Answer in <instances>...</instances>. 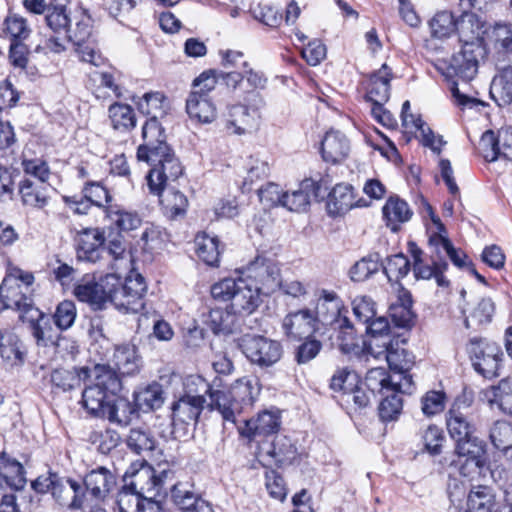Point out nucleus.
Segmentation results:
<instances>
[{
	"label": "nucleus",
	"instance_id": "obj_59",
	"mask_svg": "<svg viewBox=\"0 0 512 512\" xmlns=\"http://www.w3.org/2000/svg\"><path fill=\"white\" fill-rule=\"evenodd\" d=\"M360 382L358 374L348 368L338 369L331 378L330 387L334 391H342L346 395Z\"/></svg>",
	"mask_w": 512,
	"mask_h": 512
},
{
	"label": "nucleus",
	"instance_id": "obj_42",
	"mask_svg": "<svg viewBox=\"0 0 512 512\" xmlns=\"http://www.w3.org/2000/svg\"><path fill=\"white\" fill-rule=\"evenodd\" d=\"M383 215L392 231H397L399 224L410 220L412 211L408 204L398 197H390L383 207Z\"/></svg>",
	"mask_w": 512,
	"mask_h": 512
},
{
	"label": "nucleus",
	"instance_id": "obj_45",
	"mask_svg": "<svg viewBox=\"0 0 512 512\" xmlns=\"http://www.w3.org/2000/svg\"><path fill=\"white\" fill-rule=\"evenodd\" d=\"M121 286L128 293L127 304L132 305V313H137L144 307L143 295L146 291L144 278L140 274H131L125 278V282Z\"/></svg>",
	"mask_w": 512,
	"mask_h": 512
},
{
	"label": "nucleus",
	"instance_id": "obj_52",
	"mask_svg": "<svg viewBox=\"0 0 512 512\" xmlns=\"http://www.w3.org/2000/svg\"><path fill=\"white\" fill-rule=\"evenodd\" d=\"M82 373L84 376H87V369L67 370L59 368L52 371L50 381L55 387L63 391H68L80 385Z\"/></svg>",
	"mask_w": 512,
	"mask_h": 512
},
{
	"label": "nucleus",
	"instance_id": "obj_30",
	"mask_svg": "<svg viewBox=\"0 0 512 512\" xmlns=\"http://www.w3.org/2000/svg\"><path fill=\"white\" fill-rule=\"evenodd\" d=\"M411 293L400 286L397 299L389 307V316L393 323L401 328H409L413 325L415 314L412 310Z\"/></svg>",
	"mask_w": 512,
	"mask_h": 512
},
{
	"label": "nucleus",
	"instance_id": "obj_9",
	"mask_svg": "<svg viewBox=\"0 0 512 512\" xmlns=\"http://www.w3.org/2000/svg\"><path fill=\"white\" fill-rule=\"evenodd\" d=\"M253 101L244 99V104L233 105L229 108L225 129L234 135L252 133L258 125L259 109L264 105L260 94H252Z\"/></svg>",
	"mask_w": 512,
	"mask_h": 512
},
{
	"label": "nucleus",
	"instance_id": "obj_23",
	"mask_svg": "<svg viewBox=\"0 0 512 512\" xmlns=\"http://www.w3.org/2000/svg\"><path fill=\"white\" fill-rule=\"evenodd\" d=\"M116 483L115 474L103 466L91 470L83 479L87 496L96 501L104 500Z\"/></svg>",
	"mask_w": 512,
	"mask_h": 512
},
{
	"label": "nucleus",
	"instance_id": "obj_17",
	"mask_svg": "<svg viewBox=\"0 0 512 512\" xmlns=\"http://www.w3.org/2000/svg\"><path fill=\"white\" fill-rule=\"evenodd\" d=\"M111 281H117L116 274H107L100 282L85 277L75 286L74 295L82 302L102 308L107 303L106 291Z\"/></svg>",
	"mask_w": 512,
	"mask_h": 512
},
{
	"label": "nucleus",
	"instance_id": "obj_46",
	"mask_svg": "<svg viewBox=\"0 0 512 512\" xmlns=\"http://www.w3.org/2000/svg\"><path fill=\"white\" fill-rule=\"evenodd\" d=\"M108 112L114 129L127 131L135 127L136 118L130 105L116 102L110 105Z\"/></svg>",
	"mask_w": 512,
	"mask_h": 512
},
{
	"label": "nucleus",
	"instance_id": "obj_48",
	"mask_svg": "<svg viewBox=\"0 0 512 512\" xmlns=\"http://www.w3.org/2000/svg\"><path fill=\"white\" fill-rule=\"evenodd\" d=\"M495 311V306L490 298H482L469 310L465 317V326H479L490 323Z\"/></svg>",
	"mask_w": 512,
	"mask_h": 512
},
{
	"label": "nucleus",
	"instance_id": "obj_31",
	"mask_svg": "<svg viewBox=\"0 0 512 512\" xmlns=\"http://www.w3.org/2000/svg\"><path fill=\"white\" fill-rule=\"evenodd\" d=\"M355 206H362L354 200L353 187L349 184H337L327 200V211L331 216H340Z\"/></svg>",
	"mask_w": 512,
	"mask_h": 512
},
{
	"label": "nucleus",
	"instance_id": "obj_57",
	"mask_svg": "<svg viewBox=\"0 0 512 512\" xmlns=\"http://www.w3.org/2000/svg\"><path fill=\"white\" fill-rule=\"evenodd\" d=\"M379 270V255L373 254L362 258L350 269L352 281L361 282Z\"/></svg>",
	"mask_w": 512,
	"mask_h": 512
},
{
	"label": "nucleus",
	"instance_id": "obj_21",
	"mask_svg": "<svg viewBox=\"0 0 512 512\" xmlns=\"http://www.w3.org/2000/svg\"><path fill=\"white\" fill-rule=\"evenodd\" d=\"M110 367L116 374L133 376L140 371L141 357L137 347L132 343L115 345L114 352L110 358Z\"/></svg>",
	"mask_w": 512,
	"mask_h": 512
},
{
	"label": "nucleus",
	"instance_id": "obj_16",
	"mask_svg": "<svg viewBox=\"0 0 512 512\" xmlns=\"http://www.w3.org/2000/svg\"><path fill=\"white\" fill-rule=\"evenodd\" d=\"M342 309L343 304L339 296L334 291L322 289L317 298L315 311H313L317 326L319 327L320 324L339 325L340 319L345 317L342 316Z\"/></svg>",
	"mask_w": 512,
	"mask_h": 512
},
{
	"label": "nucleus",
	"instance_id": "obj_33",
	"mask_svg": "<svg viewBox=\"0 0 512 512\" xmlns=\"http://www.w3.org/2000/svg\"><path fill=\"white\" fill-rule=\"evenodd\" d=\"M71 0H50L45 14L47 26L56 33L69 31L71 27L68 5Z\"/></svg>",
	"mask_w": 512,
	"mask_h": 512
},
{
	"label": "nucleus",
	"instance_id": "obj_50",
	"mask_svg": "<svg viewBox=\"0 0 512 512\" xmlns=\"http://www.w3.org/2000/svg\"><path fill=\"white\" fill-rule=\"evenodd\" d=\"M490 440L494 447L505 455L512 454V425L506 421H496L490 429Z\"/></svg>",
	"mask_w": 512,
	"mask_h": 512
},
{
	"label": "nucleus",
	"instance_id": "obj_2",
	"mask_svg": "<svg viewBox=\"0 0 512 512\" xmlns=\"http://www.w3.org/2000/svg\"><path fill=\"white\" fill-rule=\"evenodd\" d=\"M214 300L229 303L228 307L237 315L251 314L261 303V295L252 283L243 276L227 277L211 286Z\"/></svg>",
	"mask_w": 512,
	"mask_h": 512
},
{
	"label": "nucleus",
	"instance_id": "obj_22",
	"mask_svg": "<svg viewBox=\"0 0 512 512\" xmlns=\"http://www.w3.org/2000/svg\"><path fill=\"white\" fill-rule=\"evenodd\" d=\"M77 257L79 260L96 263L105 251L104 233L98 228H86L77 235Z\"/></svg>",
	"mask_w": 512,
	"mask_h": 512
},
{
	"label": "nucleus",
	"instance_id": "obj_40",
	"mask_svg": "<svg viewBox=\"0 0 512 512\" xmlns=\"http://www.w3.org/2000/svg\"><path fill=\"white\" fill-rule=\"evenodd\" d=\"M237 319V314L227 306L226 309H211L206 324L214 334L227 335L236 329Z\"/></svg>",
	"mask_w": 512,
	"mask_h": 512
},
{
	"label": "nucleus",
	"instance_id": "obj_49",
	"mask_svg": "<svg viewBox=\"0 0 512 512\" xmlns=\"http://www.w3.org/2000/svg\"><path fill=\"white\" fill-rule=\"evenodd\" d=\"M455 452L459 457H466L464 464L461 467L460 472L466 475L464 469L467 466L478 467L479 460L477 459L482 447L478 444V439L473 436L467 437L466 439L457 440Z\"/></svg>",
	"mask_w": 512,
	"mask_h": 512
},
{
	"label": "nucleus",
	"instance_id": "obj_55",
	"mask_svg": "<svg viewBox=\"0 0 512 512\" xmlns=\"http://www.w3.org/2000/svg\"><path fill=\"white\" fill-rule=\"evenodd\" d=\"M409 270V260L401 253L388 257L383 265V271L389 282H398L408 274Z\"/></svg>",
	"mask_w": 512,
	"mask_h": 512
},
{
	"label": "nucleus",
	"instance_id": "obj_44",
	"mask_svg": "<svg viewBox=\"0 0 512 512\" xmlns=\"http://www.w3.org/2000/svg\"><path fill=\"white\" fill-rule=\"evenodd\" d=\"M495 507V496L489 487L477 486L470 491L467 500L469 512H494Z\"/></svg>",
	"mask_w": 512,
	"mask_h": 512
},
{
	"label": "nucleus",
	"instance_id": "obj_28",
	"mask_svg": "<svg viewBox=\"0 0 512 512\" xmlns=\"http://www.w3.org/2000/svg\"><path fill=\"white\" fill-rule=\"evenodd\" d=\"M51 186L48 183L24 178L19 184V193L24 205L42 209L50 200Z\"/></svg>",
	"mask_w": 512,
	"mask_h": 512
},
{
	"label": "nucleus",
	"instance_id": "obj_37",
	"mask_svg": "<svg viewBox=\"0 0 512 512\" xmlns=\"http://www.w3.org/2000/svg\"><path fill=\"white\" fill-rule=\"evenodd\" d=\"M490 94L498 105L512 103V66H506L494 76Z\"/></svg>",
	"mask_w": 512,
	"mask_h": 512
},
{
	"label": "nucleus",
	"instance_id": "obj_10",
	"mask_svg": "<svg viewBox=\"0 0 512 512\" xmlns=\"http://www.w3.org/2000/svg\"><path fill=\"white\" fill-rule=\"evenodd\" d=\"M240 348L252 364L262 368L274 365L282 355L279 342L259 335L243 336Z\"/></svg>",
	"mask_w": 512,
	"mask_h": 512
},
{
	"label": "nucleus",
	"instance_id": "obj_20",
	"mask_svg": "<svg viewBox=\"0 0 512 512\" xmlns=\"http://www.w3.org/2000/svg\"><path fill=\"white\" fill-rule=\"evenodd\" d=\"M340 321L341 323L338 325L340 331L337 337L340 350L345 354L368 359V356L374 353L375 344L358 338L347 317L340 319Z\"/></svg>",
	"mask_w": 512,
	"mask_h": 512
},
{
	"label": "nucleus",
	"instance_id": "obj_60",
	"mask_svg": "<svg viewBox=\"0 0 512 512\" xmlns=\"http://www.w3.org/2000/svg\"><path fill=\"white\" fill-rule=\"evenodd\" d=\"M82 193L94 206L104 209L112 199L108 190L98 181L87 180L82 188Z\"/></svg>",
	"mask_w": 512,
	"mask_h": 512
},
{
	"label": "nucleus",
	"instance_id": "obj_47",
	"mask_svg": "<svg viewBox=\"0 0 512 512\" xmlns=\"http://www.w3.org/2000/svg\"><path fill=\"white\" fill-rule=\"evenodd\" d=\"M456 23L451 12H437L429 21L431 36L437 39L450 37L456 31Z\"/></svg>",
	"mask_w": 512,
	"mask_h": 512
},
{
	"label": "nucleus",
	"instance_id": "obj_18",
	"mask_svg": "<svg viewBox=\"0 0 512 512\" xmlns=\"http://www.w3.org/2000/svg\"><path fill=\"white\" fill-rule=\"evenodd\" d=\"M284 333L293 339L308 338L318 331L314 313L308 308L287 314L282 321Z\"/></svg>",
	"mask_w": 512,
	"mask_h": 512
},
{
	"label": "nucleus",
	"instance_id": "obj_24",
	"mask_svg": "<svg viewBox=\"0 0 512 512\" xmlns=\"http://www.w3.org/2000/svg\"><path fill=\"white\" fill-rule=\"evenodd\" d=\"M143 143L138 147L137 159L142 161L160 152V147L169 146L165 141L164 130L155 116L150 117L142 127Z\"/></svg>",
	"mask_w": 512,
	"mask_h": 512
},
{
	"label": "nucleus",
	"instance_id": "obj_19",
	"mask_svg": "<svg viewBox=\"0 0 512 512\" xmlns=\"http://www.w3.org/2000/svg\"><path fill=\"white\" fill-rule=\"evenodd\" d=\"M456 31L459 34V41L464 46L472 45L485 48L486 32L484 23L480 17L470 11H462V15L456 23Z\"/></svg>",
	"mask_w": 512,
	"mask_h": 512
},
{
	"label": "nucleus",
	"instance_id": "obj_27",
	"mask_svg": "<svg viewBox=\"0 0 512 512\" xmlns=\"http://www.w3.org/2000/svg\"><path fill=\"white\" fill-rule=\"evenodd\" d=\"M243 422L245 426L241 429V434L248 438H255L277 432L280 427V416L276 412L265 410L256 418L243 420Z\"/></svg>",
	"mask_w": 512,
	"mask_h": 512
},
{
	"label": "nucleus",
	"instance_id": "obj_11",
	"mask_svg": "<svg viewBox=\"0 0 512 512\" xmlns=\"http://www.w3.org/2000/svg\"><path fill=\"white\" fill-rule=\"evenodd\" d=\"M252 283L259 294L269 295L281 285L280 269L271 259L258 257L251 262L242 275Z\"/></svg>",
	"mask_w": 512,
	"mask_h": 512
},
{
	"label": "nucleus",
	"instance_id": "obj_14",
	"mask_svg": "<svg viewBox=\"0 0 512 512\" xmlns=\"http://www.w3.org/2000/svg\"><path fill=\"white\" fill-rule=\"evenodd\" d=\"M133 464L124 474V481L143 498L159 495L163 480L157 476L155 470L147 464Z\"/></svg>",
	"mask_w": 512,
	"mask_h": 512
},
{
	"label": "nucleus",
	"instance_id": "obj_56",
	"mask_svg": "<svg viewBox=\"0 0 512 512\" xmlns=\"http://www.w3.org/2000/svg\"><path fill=\"white\" fill-rule=\"evenodd\" d=\"M243 68V83L247 86L245 91L248 94L244 99L253 101L252 94H259L257 90L265 89L268 79L262 71L250 67L247 62H243Z\"/></svg>",
	"mask_w": 512,
	"mask_h": 512
},
{
	"label": "nucleus",
	"instance_id": "obj_64",
	"mask_svg": "<svg viewBox=\"0 0 512 512\" xmlns=\"http://www.w3.org/2000/svg\"><path fill=\"white\" fill-rule=\"evenodd\" d=\"M142 499L143 497L126 483L118 492L116 503L120 512H138Z\"/></svg>",
	"mask_w": 512,
	"mask_h": 512
},
{
	"label": "nucleus",
	"instance_id": "obj_12",
	"mask_svg": "<svg viewBox=\"0 0 512 512\" xmlns=\"http://www.w3.org/2000/svg\"><path fill=\"white\" fill-rule=\"evenodd\" d=\"M364 385L373 395H382L390 391L411 394L414 390L412 377L405 378L401 373L388 374L382 367L370 369L365 376Z\"/></svg>",
	"mask_w": 512,
	"mask_h": 512
},
{
	"label": "nucleus",
	"instance_id": "obj_61",
	"mask_svg": "<svg viewBox=\"0 0 512 512\" xmlns=\"http://www.w3.org/2000/svg\"><path fill=\"white\" fill-rule=\"evenodd\" d=\"M245 169L247 171L246 181L253 182L266 178L270 175L271 166L267 158L258 154L250 155L245 162Z\"/></svg>",
	"mask_w": 512,
	"mask_h": 512
},
{
	"label": "nucleus",
	"instance_id": "obj_6",
	"mask_svg": "<svg viewBox=\"0 0 512 512\" xmlns=\"http://www.w3.org/2000/svg\"><path fill=\"white\" fill-rule=\"evenodd\" d=\"M142 162L152 166L147 175V184L153 194H160L168 182L177 180L183 172L180 161L169 146L160 147V152H155Z\"/></svg>",
	"mask_w": 512,
	"mask_h": 512
},
{
	"label": "nucleus",
	"instance_id": "obj_15",
	"mask_svg": "<svg viewBox=\"0 0 512 512\" xmlns=\"http://www.w3.org/2000/svg\"><path fill=\"white\" fill-rule=\"evenodd\" d=\"M12 309L28 313L33 309L32 294L15 282V278H4L0 285V311Z\"/></svg>",
	"mask_w": 512,
	"mask_h": 512
},
{
	"label": "nucleus",
	"instance_id": "obj_38",
	"mask_svg": "<svg viewBox=\"0 0 512 512\" xmlns=\"http://www.w3.org/2000/svg\"><path fill=\"white\" fill-rule=\"evenodd\" d=\"M491 46L498 54L512 53V25L497 23L486 32L485 46Z\"/></svg>",
	"mask_w": 512,
	"mask_h": 512
},
{
	"label": "nucleus",
	"instance_id": "obj_5",
	"mask_svg": "<svg viewBox=\"0 0 512 512\" xmlns=\"http://www.w3.org/2000/svg\"><path fill=\"white\" fill-rule=\"evenodd\" d=\"M32 488L38 493L50 492L60 506L69 509L81 508L87 501L80 482L57 473L39 476L32 482Z\"/></svg>",
	"mask_w": 512,
	"mask_h": 512
},
{
	"label": "nucleus",
	"instance_id": "obj_29",
	"mask_svg": "<svg viewBox=\"0 0 512 512\" xmlns=\"http://www.w3.org/2000/svg\"><path fill=\"white\" fill-rule=\"evenodd\" d=\"M186 112L191 120L202 124L212 123L217 118V108L211 97L190 93L186 99Z\"/></svg>",
	"mask_w": 512,
	"mask_h": 512
},
{
	"label": "nucleus",
	"instance_id": "obj_3",
	"mask_svg": "<svg viewBox=\"0 0 512 512\" xmlns=\"http://www.w3.org/2000/svg\"><path fill=\"white\" fill-rule=\"evenodd\" d=\"M185 393L172 404L173 424L196 422L203 409L204 394L211 398L212 386L200 375H190L184 381Z\"/></svg>",
	"mask_w": 512,
	"mask_h": 512
},
{
	"label": "nucleus",
	"instance_id": "obj_41",
	"mask_svg": "<svg viewBox=\"0 0 512 512\" xmlns=\"http://www.w3.org/2000/svg\"><path fill=\"white\" fill-rule=\"evenodd\" d=\"M104 211L110 223L119 231L129 232L141 225L142 220L136 212L114 205H109Z\"/></svg>",
	"mask_w": 512,
	"mask_h": 512
},
{
	"label": "nucleus",
	"instance_id": "obj_7",
	"mask_svg": "<svg viewBox=\"0 0 512 512\" xmlns=\"http://www.w3.org/2000/svg\"><path fill=\"white\" fill-rule=\"evenodd\" d=\"M484 54V47L462 45L460 51L453 54L449 62H439L437 69L449 79L457 77L467 83L477 75L479 58Z\"/></svg>",
	"mask_w": 512,
	"mask_h": 512
},
{
	"label": "nucleus",
	"instance_id": "obj_1",
	"mask_svg": "<svg viewBox=\"0 0 512 512\" xmlns=\"http://www.w3.org/2000/svg\"><path fill=\"white\" fill-rule=\"evenodd\" d=\"M212 409H216L225 421L236 423L237 417L251 409L261 393V383L256 376L237 379L227 391L218 389V379L211 384Z\"/></svg>",
	"mask_w": 512,
	"mask_h": 512
},
{
	"label": "nucleus",
	"instance_id": "obj_36",
	"mask_svg": "<svg viewBox=\"0 0 512 512\" xmlns=\"http://www.w3.org/2000/svg\"><path fill=\"white\" fill-rule=\"evenodd\" d=\"M160 204L164 214L170 218L175 219L178 216L185 214L188 207L187 197L173 187H164L160 194Z\"/></svg>",
	"mask_w": 512,
	"mask_h": 512
},
{
	"label": "nucleus",
	"instance_id": "obj_4",
	"mask_svg": "<svg viewBox=\"0 0 512 512\" xmlns=\"http://www.w3.org/2000/svg\"><path fill=\"white\" fill-rule=\"evenodd\" d=\"M94 382L82 392V405L92 415L100 417L111 396L121 389V381L110 367L97 364L94 367Z\"/></svg>",
	"mask_w": 512,
	"mask_h": 512
},
{
	"label": "nucleus",
	"instance_id": "obj_58",
	"mask_svg": "<svg viewBox=\"0 0 512 512\" xmlns=\"http://www.w3.org/2000/svg\"><path fill=\"white\" fill-rule=\"evenodd\" d=\"M173 503L183 511H191L200 499L186 483H177L171 489Z\"/></svg>",
	"mask_w": 512,
	"mask_h": 512
},
{
	"label": "nucleus",
	"instance_id": "obj_35",
	"mask_svg": "<svg viewBox=\"0 0 512 512\" xmlns=\"http://www.w3.org/2000/svg\"><path fill=\"white\" fill-rule=\"evenodd\" d=\"M104 410L100 417L122 426L128 425L131 422L132 415L136 413L132 402L124 397H116V394L111 396Z\"/></svg>",
	"mask_w": 512,
	"mask_h": 512
},
{
	"label": "nucleus",
	"instance_id": "obj_13",
	"mask_svg": "<svg viewBox=\"0 0 512 512\" xmlns=\"http://www.w3.org/2000/svg\"><path fill=\"white\" fill-rule=\"evenodd\" d=\"M405 344L404 339L394 338L389 341H382V343H375L374 353L371 354L374 358L378 359L383 357L392 373H401L405 378L412 377L409 370L413 366V357L403 347Z\"/></svg>",
	"mask_w": 512,
	"mask_h": 512
},
{
	"label": "nucleus",
	"instance_id": "obj_51",
	"mask_svg": "<svg viewBox=\"0 0 512 512\" xmlns=\"http://www.w3.org/2000/svg\"><path fill=\"white\" fill-rule=\"evenodd\" d=\"M429 245L434 249L435 254L441 255L444 252L455 266L460 268L467 266V256L462 251L456 250L449 239L434 235L430 238Z\"/></svg>",
	"mask_w": 512,
	"mask_h": 512
},
{
	"label": "nucleus",
	"instance_id": "obj_54",
	"mask_svg": "<svg viewBox=\"0 0 512 512\" xmlns=\"http://www.w3.org/2000/svg\"><path fill=\"white\" fill-rule=\"evenodd\" d=\"M400 391H390V393L382 394L383 400L380 402L378 411L379 417L384 422L396 420L402 412L403 402Z\"/></svg>",
	"mask_w": 512,
	"mask_h": 512
},
{
	"label": "nucleus",
	"instance_id": "obj_63",
	"mask_svg": "<svg viewBox=\"0 0 512 512\" xmlns=\"http://www.w3.org/2000/svg\"><path fill=\"white\" fill-rule=\"evenodd\" d=\"M165 97L160 92H150L144 94L139 101L137 106L142 114L150 117L155 116L158 119V115L163 114V102Z\"/></svg>",
	"mask_w": 512,
	"mask_h": 512
},
{
	"label": "nucleus",
	"instance_id": "obj_26",
	"mask_svg": "<svg viewBox=\"0 0 512 512\" xmlns=\"http://www.w3.org/2000/svg\"><path fill=\"white\" fill-rule=\"evenodd\" d=\"M318 189L319 186L314 180H303L296 189L285 192L283 207L294 212L306 211L312 198L317 196Z\"/></svg>",
	"mask_w": 512,
	"mask_h": 512
},
{
	"label": "nucleus",
	"instance_id": "obj_62",
	"mask_svg": "<svg viewBox=\"0 0 512 512\" xmlns=\"http://www.w3.org/2000/svg\"><path fill=\"white\" fill-rule=\"evenodd\" d=\"M492 393L490 402H496L504 413L512 415V379L501 380L497 387H493Z\"/></svg>",
	"mask_w": 512,
	"mask_h": 512
},
{
	"label": "nucleus",
	"instance_id": "obj_53",
	"mask_svg": "<svg viewBox=\"0 0 512 512\" xmlns=\"http://www.w3.org/2000/svg\"><path fill=\"white\" fill-rule=\"evenodd\" d=\"M127 446L136 454L155 449L156 440L153 435L144 428H132L126 439Z\"/></svg>",
	"mask_w": 512,
	"mask_h": 512
},
{
	"label": "nucleus",
	"instance_id": "obj_34",
	"mask_svg": "<svg viewBox=\"0 0 512 512\" xmlns=\"http://www.w3.org/2000/svg\"><path fill=\"white\" fill-rule=\"evenodd\" d=\"M0 477L5 486L14 490H20L26 484L22 464L5 452L0 455Z\"/></svg>",
	"mask_w": 512,
	"mask_h": 512
},
{
	"label": "nucleus",
	"instance_id": "obj_8",
	"mask_svg": "<svg viewBox=\"0 0 512 512\" xmlns=\"http://www.w3.org/2000/svg\"><path fill=\"white\" fill-rule=\"evenodd\" d=\"M467 352L474 369L485 378L499 375L502 352L500 347L483 338H472L467 344Z\"/></svg>",
	"mask_w": 512,
	"mask_h": 512
},
{
	"label": "nucleus",
	"instance_id": "obj_39",
	"mask_svg": "<svg viewBox=\"0 0 512 512\" xmlns=\"http://www.w3.org/2000/svg\"><path fill=\"white\" fill-rule=\"evenodd\" d=\"M197 256L208 266H217L220 260L221 250L219 239L204 232L198 233L194 240Z\"/></svg>",
	"mask_w": 512,
	"mask_h": 512
},
{
	"label": "nucleus",
	"instance_id": "obj_43",
	"mask_svg": "<svg viewBox=\"0 0 512 512\" xmlns=\"http://www.w3.org/2000/svg\"><path fill=\"white\" fill-rule=\"evenodd\" d=\"M448 433L455 441L466 439L474 433V425L459 409L452 408L446 414Z\"/></svg>",
	"mask_w": 512,
	"mask_h": 512
},
{
	"label": "nucleus",
	"instance_id": "obj_32",
	"mask_svg": "<svg viewBox=\"0 0 512 512\" xmlns=\"http://www.w3.org/2000/svg\"><path fill=\"white\" fill-rule=\"evenodd\" d=\"M391 69L383 64L381 68L369 78L367 99L372 103H385L390 97Z\"/></svg>",
	"mask_w": 512,
	"mask_h": 512
},
{
	"label": "nucleus",
	"instance_id": "obj_25",
	"mask_svg": "<svg viewBox=\"0 0 512 512\" xmlns=\"http://www.w3.org/2000/svg\"><path fill=\"white\" fill-rule=\"evenodd\" d=\"M321 153L324 161L339 163L349 155L350 141L341 131L331 129L321 142Z\"/></svg>",
	"mask_w": 512,
	"mask_h": 512
}]
</instances>
